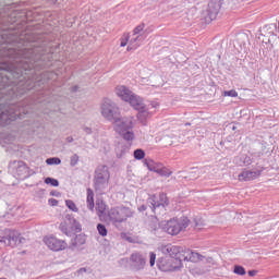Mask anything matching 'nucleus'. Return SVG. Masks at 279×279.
<instances>
[{
    "label": "nucleus",
    "mask_w": 279,
    "mask_h": 279,
    "mask_svg": "<svg viewBox=\"0 0 279 279\" xmlns=\"http://www.w3.org/2000/svg\"><path fill=\"white\" fill-rule=\"evenodd\" d=\"M36 88V58L32 50H16L0 41V125H10L34 112V100L21 97Z\"/></svg>",
    "instance_id": "nucleus-1"
},
{
    "label": "nucleus",
    "mask_w": 279,
    "mask_h": 279,
    "mask_svg": "<svg viewBox=\"0 0 279 279\" xmlns=\"http://www.w3.org/2000/svg\"><path fill=\"white\" fill-rule=\"evenodd\" d=\"M116 94L121 97L123 101H129V104L137 110V119H147L149 117V111L145 105L143 98L130 90L128 87L121 85L116 87Z\"/></svg>",
    "instance_id": "nucleus-2"
},
{
    "label": "nucleus",
    "mask_w": 279,
    "mask_h": 279,
    "mask_svg": "<svg viewBox=\"0 0 279 279\" xmlns=\"http://www.w3.org/2000/svg\"><path fill=\"white\" fill-rule=\"evenodd\" d=\"M37 60L36 66L37 69H49L53 66V52L51 50L45 49L44 52L40 53L43 47H51L49 44V38L47 36H40V33H37Z\"/></svg>",
    "instance_id": "nucleus-3"
},
{
    "label": "nucleus",
    "mask_w": 279,
    "mask_h": 279,
    "mask_svg": "<svg viewBox=\"0 0 279 279\" xmlns=\"http://www.w3.org/2000/svg\"><path fill=\"white\" fill-rule=\"evenodd\" d=\"M189 223H191V220H189L186 216L172 218L170 220L161 221V230L167 232V234H171V236H175L180 234L182 230H186V228H189Z\"/></svg>",
    "instance_id": "nucleus-4"
},
{
    "label": "nucleus",
    "mask_w": 279,
    "mask_h": 279,
    "mask_svg": "<svg viewBox=\"0 0 279 279\" xmlns=\"http://www.w3.org/2000/svg\"><path fill=\"white\" fill-rule=\"evenodd\" d=\"M114 124V131L120 134V136L126 141L128 143H132L134 141V122L132 121V118H120L118 121L113 122Z\"/></svg>",
    "instance_id": "nucleus-5"
},
{
    "label": "nucleus",
    "mask_w": 279,
    "mask_h": 279,
    "mask_svg": "<svg viewBox=\"0 0 279 279\" xmlns=\"http://www.w3.org/2000/svg\"><path fill=\"white\" fill-rule=\"evenodd\" d=\"M162 254H169L173 258L177 267L182 269V262H189V248L182 246H175L172 244H167L161 248Z\"/></svg>",
    "instance_id": "nucleus-6"
},
{
    "label": "nucleus",
    "mask_w": 279,
    "mask_h": 279,
    "mask_svg": "<svg viewBox=\"0 0 279 279\" xmlns=\"http://www.w3.org/2000/svg\"><path fill=\"white\" fill-rule=\"evenodd\" d=\"M132 215H134V213H132V209L125 206L111 207L110 210H108L109 221H111V223L116 227L118 226V223H123V221H128V219H130Z\"/></svg>",
    "instance_id": "nucleus-7"
},
{
    "label": "nucleus",
    "mask_w": 279,
    "mask_h": 279,
    "mask_svg": "<svg viewBox=\"0 0 279 279\" xmlns=\"http://www.w3.org/2000/svg\"><path fill=\"white\" fill-rule=\"evenodd\" d=\"M108 182H110V170H108V166H98L94 175L95 191H104V189H108Z\"/></svg>",
    "instance_id": "nucleus-8"
},
{
    "label": "nucleus",
    "mask_w": 279,
    "mask_h": 279,
    "mask_svg": "<svg viewBox=\"0 0 279 279\" xmlns=\"http://www.w3.org/2000/svg\"><path fill=\"white\" fill-rule=\"evenodd\" d=\"M150 213L154 215H162L167 211V206H169V198L165 193H159V195H153L147 199Z\"/></svg>",
    "instance_id": "nucleus-9"
},
{
    "label": "nucleus",
    "mask_w": 279,
    "mask_h": 279,
    "mask_svg": "<svg viewBox=\"0 0 279 279\" xmlns=\"http://www.w3.org/2000/svg\"><path fill=\"white\" fill-rule=\"evenodd\" d=\"M101 114L105 119H107V121H110L111 123H114L121 119V110L117 104H114V101L108 98H105L101 105Z\"/></svg>",
    "instance_id": "nucleus-10"
},
{
    "label": "nucleus",
    "mask_w": 279,
    "mask_h": 279,
    "mask_svg": "<svg viewBox=\"0 0 279 279\" xmlns=\"http://www.w3.org/2000/svg\"><path fill=\"white\" fill-rule=\"evenodd\" d=\"M0 243H3L7 247H16L17 245L25 243V240L21 236L19 231L5 229L4 234L0 235Z\"/></svg>",
    "instance_id": "nucleus-11"
},
{
    "label": "nucleus",
    "mask_w": 279,
    "mask_h": 279,
    "mask_svg": "<svg viewBox=\"0 0 279 279\" xmlns=\"http://www.w3.org/2000/svg\"><path fill=\"white\" fill-rule=\"evenodd\" d=\"M9 170L16 180H27V178H29V167H27V163L24 161H11Z\"/></svg>",
    "instance_id": "nucleus-12"
},
{
    "label": "nucleus",
    "mask_w": 279,
    "mask_h": 279,
    "mask_svg": "<svg viewBox=\"0 0 279 279\" xmlns=\"http://www.w3.org/2000/svg\"><path fill=\"white\" fill-rule=\"evenodd\" d=\"M221 5H223V0H210L205 11V21L210 23L217 19V14L221 10Z\"/></svg>",
    "instance_id": "nucleus-13"
},
{
    "label": "nucleus",
    "mask_w": 279,
    "mask_h": 279,
    "mask_svg": "<svg viewBox=\"0 0 279 279\" xmlns=\"http://www.w3.org/2000/svg\"><path fill=\"white\" fill-rule=\"evenodd\" d=\"M44 243L52 252H62L69 244L64 240H60L53 235L44 238Z\"/></svg>",
    "instance_id": "nucleus-14"
},
{
    "label": "nucleus",
    "mask_w": 279,
    "mask_h": 279,
    "mask_svg": "<svg viewBox=\"0 0 279 279\" xmlns=\"http://www.w3.org/2000/svg\"><path fill=\"white\" fill-rule=\"evenodd\" d=\"M157 267L160 271H178V265L171 255L169 257H159L157 259Z\"/></svg>",
    "instance_id": "nucleus-15"
},
{
    "label": "nucleus",
    "mask_w": 279,
    "mask_h": 279,
    "mask_svg": "<svg viewBox=\"0 0 279 279\" xmlns=\"http://www.w3.org/2000/svg\"><path fill=\"white\" fill-rule=\"evenodd\" d=\"M253 157H250V155H241L239 157H235L234 162L235 165H239V167H250L252 162L256 160V158H260L263 156L262 153L253 154Z\"/></svg>",
    "instance_id": "nucleus-16"
},
{
    "label": "nucleus",
    "mask_w": 279,
    "mask_h": 279,
    "mask_svg": "<svg viewBox=\"0 0 279 279\" xmlns=\"http://www.w3.org/2000/svg\"><path fill=\"white\" fill-rule=\"evenodd\" d=\"M154 161H147V159H145L144 165L147 166V169L149 171H154L155 173H158L159 175H161L162 178H170L171 175V170H169L167 167H161L158 168V166H154L151 165Z\"/></svg>",
    "instance_id": "nucleus-17"
},
{
    "label": "nucleus",
    "mask_w": 279,
    "mask_h": 279,
    "mask_svg": "<svg viewBox=\"0 0 279 279\" xmlns=\"http://www.w3.org/2000/svg\"><path fill=\"white\" fill-rule=\"evenodd\" d=\"M263 173L260 170H247L244 169L240 174H239V180L240 182H250L252 180H256Z\"/></svg>",
    "instance_id": "nucleus-18"
},
{
    "label": "nucleus",
    "mask_w": 279,
    "mask_h": 279,
    "mask_svg": "<svg viewBox=\"0 0 279 279\" xmlns=\"http://www.w3.org/2000/svg\"><path fill=\"white\" fill-rule=\"evenodd\" d=\"M131 263L137 271L145 269L146 259L141 253H133L131 255Z\"/></svg>",
    "instance_id": "nucleus-19"
},
{
    "label": "nucleus",
    "mask_w": 279,
    "mask_h": 279,
    "mask_svg": "<svg viewBox=\"0 0 279 279\" xmlns=\"http://www.w3.org/2000/svg\"><path fill=\"white\" fill-rule=\"evenodd\" d=\"M64 221L72 232H82V225L77 219H75V217H73V215L68 214Z\"/></svg>",
    "instance_id": "nucleus-20"
},
{
    "label": "nucleus",
    "mask_w": 279,
    "mask_h": 279,
    "mask_svg": "<svg viewBox=\"0 0 279 279\" xmlns=\"http://www.w3.org/2000/svg\"><path fill=\"white\" fill-rule=\"evenodd\" d=\"M86 243V234L80 233L75 235L74 239L71 240L69 248L72 250V252H75V250H80L82 245Z\"/></svg>",
    "instance_id": "nucleus-21"
},
{
    "label": "nucleus",
    "mask_w": 279,
    "mask_h": 279,
    "mask_svg": "<svg viewBox=\"0 0 279 279\" xmlns=\"http://www.w3.org/2000/svg\"><path fill=\"white\" fill-rule=\"evenodd\" d=\"M58 80V74L53 71H46L43 73L41 78L37 76V86L40 84H47V82H56Z\"/></svg>",
    "instance_id": "nucleus-22"
},
{
    "label": "nucleus",
    "mask_w": 279,
    "mask_h": 279,
    "mask_svg": "<svg viewBox=\"0 0 279 279\" xmlns=\"http://www.w3.org/2000/svg\"><path fill=\"white\" fill-rule=\"evenodd\" d=\"M86 204H87L88 210H92V211L95 210V192L90 187L87 189Z\"/></svg>",
    "instance_id": "nucleus-23"
},
{
    "label": "nucleus",
    "mask_w": 279,
    "mask_h": 279,
    "mask_svg": "<svg viewBox=\"0 0 279 279\" xmlns=\"http://www.w3.org/2000/svg\"><path fill=\"white\" fill-rule=\"evenodd\" d=\"M187 254H189L187 262L190 263H199V260H204V256L197 252H193L189 250Z\"/></svg>",
    "instance_id": "nucleus-24"
},
{
    "label": "nucleus",
    "mask_w": 279,
    "mask_h": 279,
    "mask_svg": "<svg viewBox=\"0 0 279 279\" xmlns=\"http://www.w3.org/2000/svg\"><path fill=\"white\" fill-rule=\"evenodd\" d=\"M148 228L150 232L156 235L159 230H162V222H150Z\"/></svg>",
    "instance_id": "nucleus-25"
},
{
    "label": "nucleus",
    "mask_w": 279,
    "mask_h": 279,
    "mask_svg": "<svg viewBox=\"0 0 279 279\" xmlns=\"http://www.w3.org/2000/svg\"><path fill=\"white\" fill-rule=\"evenodd\" d=\"M59 230H60L63 234H65L66 236H71V228H70L69 225L65 222V220H63V222L60 223Z\"/></svg>",
    "instance_id": "nucleus-26"
},
{
    "label": "nucleus",
    "mask_w": 279,
    "mask_h": 279,
    "mask_svg": "<svg viewBox=\"0 0 279 279\" xmlns=\"http://www.w3.org/2000/svg\"><path fill=\"white\" fill-rule=\"evenodd\" d=\"M96 210L98 215H106V203L104 201L96 203Z\"/></svg>",
    "instance_id": "nucleus-27"
},
{
    "label": "nucleus",
    "mask_w": 279,
    "mask_h": 279,
    "mask_svg": "<svg viewBox=\"0 0 279 279\" xmlns=\"http://www.w3.org/2000/svg\"><path fill=\"white\" fill-rule=\"evenodd\" d=\"M97 231L100 236H108V229L106 228V225L98 223Z\"/></svg>",
    "instance_id": "nucleus-28"
},
{
    "label": "nucleus",
    "mask_w": 279,
    "mask_h": 279,
    "mask_svg": "<svg viewBox=\"0 0 279 279\" xmlns=\"http://www.w3.org/2000/svg\"><path fill=\"white\" fill-rule=\"evenodd\" d=\"M233 274H236V276H245L247 271L245 270V267L241 265H235L233 268Z\"/></svg>",
    "instance_id": "nucleus-29"
},
{
    "label": "nucleus",
    "mask_w": 279,
    "mask_h": 279,
    "mask_svg": "<svg viewBox=\"0 0 279 279\" xmlns=\"http://www.w3.org/2000/svg\"><path fill=\"white\" fill-rule=\"evenodd\" d=\"M133 156L135 160H143V158H145V150L137 148L134 150Z\"/></svg>",
    "instance_id": "nucleus-30"
},
{
    "label": "nucleus",
    "mask_w": 279,
    "mask_h": 279,
    "mask_svg": "<svg viewBox=\"0 0 279 279\" xmlns=\"http://www.w3.org/2000/svg\"><path fill=\"white\" fill-rule=\"evenodd\" d=\"M137 40L138 36L130 40L131 44L128 46V51H135V49H138V44L136 43Z\"/></svg>",
    "instance_id": "nucleus-31"
},
{
    "label": "nucleus",
    "mask_w": 279,
    "mask_h": 279,
    "mask_svg": "<svg viewBox=\"0 0 279 279\" xmlns=\"http://www.w3.org/2000/svg\"><path fill=\"white\" fill-rule=\"evenodd\" d=\"M44 182L45 184H50V186H60V181L51 177H47Z\"/></svg>",
    "instance_id": "nucleus-32"
},
{
    "label": "nucleus",
    "mask_w": 279,
    "mask_h": 279,
    "mask_svg": "<svg viewBox=\"0 0 279 279\" xmlns=\"http://www.w3.org/2000/svg\"><path fill=\"white\" fill-rule=\"evenodd\" d=\"M65 205L66 207L72 210V213H77L80 209L77 208V205H75V202L71 201V199H66L65 201Z\"/></svg>",
    "instance_id": "nucleus-33"
},
{
    "label": "nucleus",
    "mask_w": 279,
    "mask_h": 279,
    "mask_svg": "<svg viewBox=\"0 0 279 279\" xmlns=\"http://www.w3.org/2000/svg\"><path fill=\"white\" fill-rule=\"evenodd\" d=\"M46 163H48V165H62V159H60L59 157H50V158L46 159Z\"/></svg>",
    "instance_id": "nucleus-34"
},
{
    "label": "nucleus",
    "mask_w": 279,
    "mask_h": 279,
    "mask_svg": "<svg viewBox=\"0 0 279 279\" xmlns=\"http://www.w3.org/2000/svg\"><path fill=\"white\" fill-rule=\"evenodd\" d=\"M80 162V156L77 154H74L70 157V165L72 167H76V165Z\"/></svg>",
    "instance_id": "nucleus-35"
},
{
    "label": "nucleus",
    "mask_w": 279,
    "mask_h": 279,
    "mask_svg": "<svg viewBox=\"0 0 279 279\" xmlns=\"http://www.w3.org/2000/svg\"><path fill=\"white\" fill-rule=\"evenodd\" d=\"M223 97H239V93H236L234 89L225 90Z\"/></svg>",
    "instance_id": "nucleus-36"
},
{
    "label": "nucleus",
    "mask_w": 279,
    "mask_h": 279,
    "mask_svg": "<svg viewBox=\"0 0 279 279\" xmlns=\"http://www.w3.org/2000/svg\"><path fill=\"white\" fill-rule=\"evenodd\" d=\"M143 29H145V23H142L134 28L133 31L134 36H136L137 34H141Z\"/></svg>",
    "instance_id": "nucleus-37"
},
{
    "label": "nucleus",
    "mask_w": 279,
    "mask_h": 279,
    "mask_svg": "<svg viewBox=\"0 0 279 279\" xmlns=\"http://www.w3.org/2000/svg\"><path fill=\"white\" fill-rule=\"evenodd\" d=\"M149 265L150 267H154V265H156V253L154 252L150 253Z\"/></svg>",
    "instance_id": "nucleus-38"
},
{
    "label": "nucleus",
    "mask_w": 279,
    "mask_h": 279,
    "mask_svg": "<svg viewBox=\"0 0 279 279\" xmlns=\"http://www.w3.org/2000/svg\"><path fill=\"white\" fill-rule=\"evenodd\" d=\"M149 206H150V204H148V203H147V205H141L138 207V211L140 213H145V210H148Z\"/></svg>",
    "instance_id": "nucleus-39"
},
{
    "label": "nucleus",
    "mask_w": 279,
    "mask_h": 279,
    "mask_svg": "<svg viewBox=\"0 0 279 279\" xmlns=\"http://www.w3.org/2000/svg\"><path fill=\"white\" fill-rule=\"evenodd\" d=\"M49 206H58V199L56 198H50L48 199Z\"/></svg>",
    "instance_id": "nucleus-40"
},
{
    "label": "nucleus",
    "mask_w": 279,
    "mask_h": 279,
    "mask_svg": "<svg viewBox=\"0 0 279 279\" xmlns=\"http://www.w3.org/2000/svg\"><path fill=\"white\" fill-rule=\"evenodd\" d=\"M83 131L85 132V134L90 135L93 134V129L88 128V126H83Z\"/></svg>",
    "instance_id": "nucleus-41"
},
{
    "label": "nucleus",
    "mask_w": 279,
    "mask_h": 279,
    "mask_svg": "<svg viewBox=\"0 0 279 279\" xmlns=\"http://www.w3.org/2000/svg\"><path fill=\"white\" fill-rule=\"evenodd\" d=\"M77 90H80V86L78 85H74L70 88V93H77Z\"/></svg>",
    "instance_id": "nucleus-42"
},
{
    "label": "nucleus",
    "mask_w": 279,
    "mask_h": 279,
    "mask_svg": "<svg viewBox=\"0 0 279 279\" xmlns=\"http://www.w3.org/2000/svg\"><path fill=\"white\" fill-rule=\"evenodd\" d=\"M48 5H56L58 3V0H44Z\"/></svg>",
    "instance_id": "nucleus-43"
},
{
    "label": "nucleus",
    "mask_w": 279,
    "mask_h": 279,
    "mask_svg": "<svg viewBox=\"0 0 279 279\" xmlns=\"http://www.w3.org/2000/svg\"><path fill=\"white\" fill-rule=\"evenodd\" d=\"M149 106H151V108H158V106H160V104L156 100L150 101Z\"/></svg>",
    "instance_id": "nucleus-44"
},
{
    "label": "nucleus",
    "mask_w": 279,
    "mask_h": 279,
    "mask_svg": "<svg viewBox=\"0 0 279 279\" xmlns=\"http://www.w3.org/2000/svg\"><path fill=\"white\" fill-rule=\"evenodd\" d=\"M50 195L52 196V197H60V192H58V191H51L50 192Z\"/></svg>",
    "instance_id": "nucleus-45"
},
{
    "label": "nucleus",
    "mask_w": 279,
    "mask_h": 279,
    "mask_svg": "<svg viewBox=\"0 0 279 279\" xmlns=\"http://www.w3.org/2000/svg\"><path fill=\"white\" fill-rule=\"evenodd\" d=\"M256 274H258V270H248V276L251 278H254V276H256Z\"/></svg>",
    "instance_id": "nucleus-46"
},
{
    "label": "nucleus",
    "mask_w": 279,
    "mask_h": 279,
    "mask_svg": "<svg viewBox=\"0 0 279 279\" xmlns=\"http://www.w3.org/2000/svg\"><path fill=\"white\" fill-rule=\"evenodd\" d=\"M126 149H128V147H124L123 149H121V154L118 153L117 157L121 158L123 156V154H125Z\"/></svg>",
    "instance_id": "nucleus-47"
},
{
    "label": "nucleus",
    "mask_w": 279,
    "mask_h": 279,
    "mask_svg": "<svg viewBox=\"0 0 279 279\" xmlns=\"http://www.w3.org/2000/svg\"><path fill=\"white\" fill-rule=\"evenodd\" d=\"M194 221L196 228H202V222L197 221V219H195Z\"/></svg>",
    "instance_id": "nucleus-48"
},
{
    "label": "nucleus",
    "mask_w": 279,
    "mask_h": 279,
    "mask_svg": "<svg viewBox=\"0 0 279 279\" xmlns=\"http://www.w3.org/2000/svg\"><path fill=\"white\" fill-rule=\"evenodd\" d=\"M73 141H74V140H73V136H68V137H66V143H73Z\"/></svg>",
    "instance_id": "nucleus-49"
},
{
    "label": "nucleus",
    "mask_w": 279,
    "mask_h": 279,
    "mask_svg": "<svg viewBox=\"0 0 279 279\" xmlns=\"http://www.w3.org/2000/svg\"><path fill=\"white\" fill-rule=\"evenodd\" d=\"M78 274H86V268L78 269Z\"/></svg>",
    "instance_id": "nucleus-50"
},
{
    "label": "nucleus",
    "mask_w": 279,
    "mask_h": 279,
    "mask_svg": "<svg viewBox=\"0 0 279 279\" xmlns=\"http://www.w3.org/2000/svg\"><path fill=\"white\" fill-rule=\"evenodd\" d=\"M128 45V41H121L120 47H125Z\"/></svg>",
    "instance_id": "nucleus-51"
},
{
    "label": "nucleus",
    "mask_w": 279,
    "mask_h": 279,
    "mask_svg": "<svg viewBox=\"0 0 279 279\" xmlns=\"http://www.w3.org/2000/svg\"><path fill=\"white\" fill-rule=\"evenodd\" d=\"M185 125H191V123H190V122H187V123H185Z\"/></svg>",
    "instance_id": "nucleus-52"
},
{
    "label": "nucleus",
    "mask_w": 279,
    "mask_h": 279,
    "mask_svg": "<svg viewBox=\"0 0 279 279\" xmlns=\"http://www.w3.org/2000/svg\"><path fill=\"white\" fill-rule=\"evenodd\" d=\"M232 130H236V126H233Z\"/></svg>",
    "instance_id": "nucleus-53"
},
{
    "label": "nucleus",
    "mask_w": 279,
    "mask_h": 279,
    "mask_svg": "<svg viewBox=\"0 0 279 279\" xmlns=\"http://www.w3.org/2000/svg\"><path fill=\"white\" fill-rule=\"evenodd\" d=\"M0 279H7V278H0Z\"/></svg>",
    "instance_id": "nucleus-54"
},
{
    "label": "nucleus",
    "mask_w": 279,
    "mask_h": 279,
    "mask_svg": "<svg viewBox=\"0 0 279 279\" xmlns=\"http://www.w3.org/2000/svg\"><path fill=\"white\" fill-rule=\"evenodd\" d=\"M39 23H37V27H38Z\"/></svg>",
    "instance_id": "nucleus-55"
},
{
    "label": "nucleus",
    "mask_w": 279,
    "mask_h": 279,
    "mask_svg": "<svg viewBox=\"0 0 279 279\" xmlns=\"http://www.w3.org/2000/svg\"><path fill=\"white\" fill-rule=\"evenodd\" d=\"M0 40H2V38L0 37Z\"/></svg>",
    "instance_id": "nucleus-56"
}]
</instances>
